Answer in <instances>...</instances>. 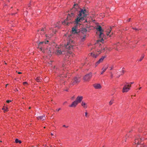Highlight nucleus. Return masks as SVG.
Here are the masks:
<instances>
[{
    "label": "nucleus",
    "mask_w": 147,
    "mask_h": 147,
    "mask_svg": "<svg viewBox=\"0 0 147 147\" xmlns=\"http://www.w3.org/2000/svg\"><path fill=\"white\" fill-rule=\"evenodd\" d=\"M37 118H38V119H40L42 120H45V115H43L42 116H40L38 117H37Z\"/></svg>",
    "instance_id": "20"
},
{
    "label": "nucleus",
    "mask_w": 147,
    "mask_h": 147,
    "mask_svg": "<svg viewBox=\"0 0 147 147\" xmlns=\"http://www.w3.org/2000/svg\"><path fill=\"white\" fill-rule=\"evenodd\" d=\"M65 91H68V90H65Z\"/></svg>",
    "instance_id": "53"
},
{
    "label": "nucleus",
    "mask_w": 147,
    "mask_h": 147,
    "mask_svg": "<svg viewBox=\"0 0 147 147\" xmlns=\"http://www.w3.org/2000/svg\"><path fill=\"white\" fill-rule=\"evenodd\" d=\"M87 31V30L86 28H82V29L81 31V32L83 34H84Z\"/></svg>",
    "instance_id": "18"
},
{
    "label": "nucleus",
    "mask_w": 147,
    "mask_h": 147,
    "mask_svg": "<svg viewBox=\"0 0 147 147\" xmlns=\"http://www.w3.org/2000/svg\"><path fill=\"white\" fill-rule=\"evenodd\" d=\"M74 28H76V26H75Z\"/></svg>",
    "instance_id": "61"
},
{
    "label": "nucleus",
    "mask_w": 147,
    "mask_h": 147,
    "mask_svg": "<svg viewBox=\"0 0 147 147\" xmlns=\"http://www.w3.org/2000/svg\"><path fill=\"white\" fill-rule=\"evenodd\" d=\"M83 99V97L82 96H78L77 97L76 100L79 103L81 102Z\"/></svg>",
    "instance_id": "11"
},
{
    "label": "nucleus",
    "mask_w": 147,
    "mask_h": 147,
    "mask_svg": "<svg viewBox=\"0 0 147 147\" xmlns=\"http://www.w3.org/2000/svg\"><path fill=\"white\" fill-rule=\"evenodd\" d=\"M44 128H45V127H44Z\"/></svg>",
    "instance_id": "55"
},
{
    "label": "nucleus",
    "mask_w": 147,
    "mask_h": 147,
    "mask_svg": "<svg viewBox=\"0 0 147 147\" xmlns=\"http://www.w3.org/2000/svg\"><path fill=\"white\" fill-rule=\"evenodd\" d=\"M111 28H110V29L108 30L106 34L107 36H109V34L110 33Z\"/></svg>",
    "instance_id": "21"
},
{
    "label": "nucleus",
    "mask_w": 147,
    "mask_h": 147,
    "mask_svg": "<svg viewBox=\"0 0 147 147\" xmlns=\"http://www.w3.org/2000/svg\"><path fill=\"white\" fill-rule=\"evenodd\" d=\"M112 69V67H111V70Z\"/></svg>",
    "instance_id": "52"
},
{
    "label": "nucleus",
    "mask_w": 147,
    "mask_h": 147,
    "mask_svg": "<svg viewBox=\"0 0 147 147\" xmlns=\"http://www.w3.org/2000/svg\"><path fill=\"white\" fill-rule=\"evenodd\" d=\"M81 105L84 108H86L87 107V104L84 102H82Z\"/></svg>",
    "instance_id": "16"
},
{
    "label": "nucleus",
    "mask_w": 147,
    "mask_h": 147,
    "mask_svg": "<svg viewBox=\"0 0 147 147\" xmlns=\"http://www.w3.org/2000/svg\"><path fill=\"white\" fill-rule=\"evenodd\" d=\"M49 42V41L48 40H45L43 41L42 42H38V44L39 46H40V45H45L47 43Z\"/></svg>",
    "instance_id": "13"
},
{
    "label": "nucleus",
    "mask_w": 147,
    "mask_h": 147,
    "mask_svg": "<svg viewBox=\"0 0 147 147\" xmlns=\"http://www.w3.org/2000/svg\"><path fill=\"white\" fill-rule=\"evenodd\" d=\"M92 76V73H90L89 74H86L83 78L84 80L85 81H89Z\"/></svg>",
    "instance_id": "8"
},
{
    "label": "nucleus",
    "mask_w": 147,
    "mask_h": 147,
    "mask_svg": "<svg viewBox=\"0 0 147 147\" xmlns=\"http://www.w3.org/2000/svg\"><path fill=\"white\" fill-rule=\"evenodd\" d=\"M116 49L117 50H119V48L118 47H117L116 48Z\"/></svg>",
    "instance_id": "38"
},
{
    "label": "nucleus",
    "mask_w": 147,
    "mask_h": 147,
    "mask_svg": "<svg viewBox=\"0 0 147 147\" xmlns=\"http://www.w3.org/2000/svg\"><path fill=\"white\" fill-rule=\"evenodd\" d=\"M61 108H59L58 109H57V111H59V110H61Z\"/></svg>",
    "instance_id": "35"
},
{
    "label": "nucleus",
    "mask_w": 147,
    "mask_h": 147,
    "mask_svg": "<svg viewBox=\"0 0 147 147\" xmlns=\"http://www.w3.org/2000/svg\"><path fill=\"white\" fill-rule=\"evenodd\" d=\"M67 103V101H65V102H64L63 103V105H65V103Z\"/></svg>",
    "instance_id": "40"
},
{
    "label": "nucleus",
    "mask_w": 147,
    "mask_h": 147,
    "mask_svg": "<svg viewBox=\"0 0 147 147\" xmlns=\"http://www.w3.org/2000/svg\"><path fill=\"white\" fill-rule=\"evenodd\" d=\"M86 36L84 35V36H83L81 38H82V40H84L85 39V38H86Z\"/></svg>",
    "instance_id": "28"
},
{
    "label": "nucleus",
    "mask_w": 147,
    "mask_h": 147,
    "mask_svg": "<svg viewBox=\"0 0 147 147\" xmlns=\"http://www.w3.org/2000/svg\"><path fill=\"white\" fill-rule=\"evenodd\" d=\"M75 98V96H73L72 98H71L72 99H74V98Z\"/></svg>",
    "instance_id": "42"
},
{
    "label": "nucleus",
    "mask_w": 147,
    "mask_h": 147,
    "mask_svg": "<svg viewBox=\"0 0 147 147\" xmlns=\"http://www.w3.org/2000/svg\"><path fill=\"white\" fill-rule=\"evenodd\" d=\"M1 30H0V31Z\"/></svg>",
    "instance_id": "64"
},
{
    "label": "nucleus",
    "mask_w": 147,
    "mask_h": 147,
    "mask_svg": "<svg viewBox=\"0 0 147 147\" xmlns=\"http://www.w3.org/2000/svg\"><path fill=\"white\" fill-rule=\"evenodd\" d=\"M44 29L42 28V29H41V31H44Z\"/></svg>",
    "instance_id": "47"
},
{
    "label": "nucleus",
    "mask_w": 147,
    "mask_h": 147,
    "mask_svg": "<svg viewBox=\"0 0 147 147\" xmlns=\"http://www.w3.org/2000/svg\"><path fill=\"white\" fill-rule=\"evenodd\" d=\"M131 18H129L128 20L125 19L124 20L125 22H129L130 21Z\"/></svg>",
    "instance_id": "25"
},
{
    "label": "nucleus",
    "mask_w": 147,
    "mask_h": 147,
    "mask_svg": "<svg viewBox=\"0 0 147 147\" xmlns=\"http://www.w3.org/2000/svg\"><path fill=\"white\" fill-rule=\"evenodd\" d=\"M18 91V90L16 88L15 90V91Z\"/></svg>",
    "instance_id": "43"
},
{
    "label": "nucleus",
    "mask_w": 147,
    "mask_h": 147,
    "mask_svg": "<svg viewBox=\"0 0 147 147\" xmlns=\"http://www.w3.org/2000/svg\"><path fill=\"white\" fill-rule=\"evenodd\" d=\"M85 116L86 117H88L87 113V112H85Z\"/></svg>",
    "instance_id": "32"
},
{
    "label": "nucleus",
    "mask_w": 147,
    "mask_h": 147,
    "mask_svg": "<svg viewBox=\"0 0 147 147\" xmlns=\"http://www.w3.org/2000/svg\"><path fill=\"white\" fill-rule=\"evenodd\" d=\"M63 127H68V126H67V127L65 125H63Z\"/></svg>",
    "instance_id": "39"
},
{
    "label": "nucleus",
    "mask_w": 147,
    "mask_h": 147,
    "mask_svg": "<svg viewBox=\"0 0 147 147\" xmlns=\"http://www.w3.org/2000/svg\"><path fill=\"white\" fill-rule=\"evenodd\" d=\"M120 76H118V77H120Z\"/></svg>",
    "instance_id": "57"
},
{
    "label": "nucleus",
    "mask_w": 147,
    "mask_h": 147,
    "mask_svg": "<svg viewBox=\"0 0 147 147\" xmlns=\"http://www.w3.org/2000/svg\"><path fill=\"white\" fill-rule=\"evenodd\" d=\"M131 84H130V85H127V87L130 88L131 87Z\"/></svg>",
    "instance_id": "31"
},
{
    "label": "nucleus",
    "mask_w": 147,
    "mask_h": 147,
    "mask_svg": "<svg viewBox=\"0 0 147 147\" xmlns=\"http://www.w3.org/2000/svg\"><path fill=\"white\" fill-rule=\"evenodd\" d=\"M134 29L135 30H138V29H137V28H134Z\"/></svg>",
    "instance_id": "44"
},
{
    "label": "nucleus",
    "mask_w": 147,
    "mask_h": 147,
    "mask_svg": "<svg viewBox=\"0 0 147 147\" xmlns=\"http://www.w3.org/2000/svg\"><path fill=\"white\" fill-rule=\"evenodd\" d=\"M36 81L38 82H41L42 80L39 77H37L36 79Z\"/></svg>",
    "instance_id": "22"
},
{
    "label": "nucleus",
    "mask_w": 147,
    "mask_h": 147,
    "mask_svg": "<svg viewBox=\"0 0 147 147\" xmlns=\"http://www.w3.org/2000/svg\"><path fill=\"white\" fill-rule=\"evenodd\" d=\"M102 18H103V17H102L103 15H102Z\"/></svg>",
    "instance_id": "58"
},
{
    "label": "nucleus",
    "mask_w": 147,
    "mask_h": 147,
    "mask_svg": "<svg viewBox=\"0 0 147 147\" xmlns=\"http://www.w3.org/2000/svg\"><path fill=\"white\" fill-rule=\"evenodd\" d=\"M130 90V88L127 87V85L124 86L122 90L123 92H127Z\"/></svg>",
    "instance_id": "9"
},
{
    "label": "nucleus",
    "mask_w": 147,
    "mask_h": 147,
    "mask_svg": "<svg viewBox=\"0 0 147 147\" xmlns=\"http://www.w3.org/2000/svg\"><path fill=\"white\" fill-rule=\"evenodd\" d=\"M106 57V56H102L101 58L96 63V66L98 65L100 63L102 62L103 61L104 59Z\"/></svg>",
    "instance_id": "10"
},
{
    "label": "nucleus",
    "mask_w": 147,
    "mask_h": 147,
    "mask_svg": "<svg viewBox=\"0 0 147 147\" xmlns=\"http://www.w3.org/2000/svg\"><path fill=\"white\" fill-rule=\"evenodd\" d=\"M5 108L4 107L2 108V109L3 110H4V111H5Z\"/></svg>",
    "instance_id": "41"
},
{
    "label": "nucleus",
    "mask_w": 147,
    "mask_h": 147,
    "mask_svg": "<svg viewBox=\"0 0 147 147\" xmlns=\"http://www.w3.org/2000/svg\"><path fill=\"white\" fill-rule=\"evenodd\" d=\"M93 86L96 89H99L101 88V86L100 84H95L93 85Z\"/></svg>",
    "instance_id": "14"
},
{
    "label": "nucleus",
    "mask_w": 147,
    "mask_h": 147,
    "mask_svg": "<svg viewBox=\"0 0 147 147\" xmlns=\"http://www.w3.org/2000/svg\"><path fill=\"white\" fill-rule=\"evenodd\" d=\"M79 14L75 20V23L77 24L78 22H82L83 21H84V22H87V20L85 19L88 14L87 10L84 9H80V10L79 11Z\"/></svg>",
    "instance_id": "2"
},
{
    "label": "nucleus",
    "mask_w": 147,
    "mask_h": 147,
    "mask_svg": "<svg viewBox=\"0 0 147 147\" xmlns=\"http://www.w3.org/2000/svg\"><path fill=\"white\" fill-rule=\"evenodd\" d=\"M80 81L79 78L76 77L73 79L72 81L71 82V83L70 84V86H71L76 84Z\"/></svg>",
    "instance_id": "5"
},
{
    "label": "nucleus",
    "mask_w": 147,
    "mask_h": 147,
    "mask_svg": "<svg viewBox=\"0 0 147 147\" xmlns=\"http://www.w3.org/2000/svg\"><path fill=\"white\" fill-rule=\"evenodd\" d=\"M78 104V102L75 100L72 103L71 105H69V107H75Z\"/></svg>",
    "instance_id": "12"
},
{
    "label": "nucleus",
    "mask_w": 147,
    "mask_h": 147,
    "mask_svg": "<svg viewBox=\"0 0 147 147\" xmlns=\"http://www.w3.org/2000/svg\"><path fill=\"white\" fill-rule=\"evenodd\" d=\"M5 64H6H6H7V63H5Z\"/></svg>",
    "instance_id": "54"
},
{
    "label": "nucleus",
    "mask_w": 147,
    "mask_h": 147,
    "mask_svg": "<svg viewBox=\"0 0 147 147\" xmlns=\"http://www.w3.org/2000/svg\"><path fill=\"white\" fill-rule=\"evenodd\" d=\"M76 28H72V34H75L78 33V32L77 31ZM79 32V31H78Z\"/></svg>",
    "instance_id": "15"
},
{
    "label": "nucleus",
    "mask_w": 147,
    "mask_h": 147,
    "mask_svg": "<svg viewBox=\"0 0 147 147\" xmlns=\"http://www.w3.org/2000/svg\"><path fill=\"white\" fill-rule=\"evenodd\" d=\"M15 142L16 143H19L20 144L22 142L20 140H19L18 139H16L15 140Z\"/></svg>",
    "instance_id": "24"
},
{
    "label": "nucleus",
    "mask_w": 147,
    "mask_h": 147,
    "mask_svg": "<svg viewBox=\"0 0 147 147\" xmlns=\"http://www.w3.org/2000/svg\"><path fill=\"white\" fill-rule=\"evenodd\" d=\"M93 25L95 26L94 28H102V27L104 26L103 23L99 24L94 20L93 21Z\"/></svg>",
    "instance_id": "6"
},
{
    "label": "nucleus",
    "mask_w": 147,
    "mask_h": 147,
    "mask_svg": "<svg viewBox=\"0 0 147 147\" xmlns=\"http://www.w3.org/2000/svg\"><path fill=\"white\" fill-rule=\"evenodd\" d=\"M12 27H14V26H12Z\"/></svg>",
    "instance_id": "60"
},
{
    "label": "nucleus",
    "mask_w": 147,
    "mask_h": 147,
    "mask_svg": "<svg viewBox=\"0 0 147 147\" xmlns=\"http://www.w3.org/2000/svg\"><path fill=\"white\" fill-rule=\"evenodd\" d=\"M113 101H114V100H113V99L111 100L109 102V105H112L113 102Z\"/></svg>",
    "instance_id": "26"
},
{
    "label": "nucleus",
    "mask_w": 147,
    "mask_h": 147,
    "mask_svg": "<svg viewBox=\"0 0 147 147\" xmlns=\"http://www.w3.org/2000/svg\"><path fill=\"white\" fill-rule=\"evenodd\" d=\"M18 73L19 74H22V73L21 72H18Z\"/></svg>",
    "instance_id": "46"
},
{
    "label": "nucleus",
    "mask_w": 147,
    "mask_h": 147,
    "mask_svg": "<svg viewBox=\"0 0 147 147\" xmlns=\"http://www.w3.org/2000/svg\"><path fill=\"white\" fill-rule=\"evenodd\" d=\"M8 85V84H6V86H5L6 87Z\"/></svg>",
    "instance_id": "48"
},
{
    "label": "nucleus",
    "mask_w": 147,
    "mask_h": 147,
    "mask_svg": "<svg viewBox=\"0 0 147 147\" xmlns=\"http://www.w3.org/2000/svg\"><path fill=\"white\" fill-rule=\"evenodd\" d=\"M108 67V65H107L106 67H104L102 69V72L101 73V74H102L106 70V69H107Z\"/></svg>",
    "instance_id": "19"
},
{
    "label": "nucleus",
    "mask_w": 147,
    "mask_h": 147,
    "mask_svg": "<svg viewBox=\"0 0 147 147\" xmlns=\"http://www.w3.org/2000/svg\"><path fill=\"white\" fill-rule=\"evenodd\" d=\"M51 135L52 136L53 135V134L52 133H51Z\"/></svg>",
    "instance_id": "49"
},
{
    "label": "nucleus",
    "mask_w": 147,
    "mask_h": 147,
    "mask_svg": "<svg viewBox=\"0 0 147 147\" xmlns=\"http://www.w3.org/2000/svg\"><path fill=\"white\" fill-rule=\"evenodd\" d=\"M102 147H104V146H103Z\"/></svg>",
    "instance_id": "63"
},
{
    "label": "nucleus",
    "mask_w": 147,
    "mask_h": 147,
    "mask_svg": "<svg viewBox=\"0 0 147 147\" xmlns=\"http://www.w3.org/2000/svg\"><path fill=\"white\" fill-rule=\"evenodd\" d=\"M71 36V35H70V36Z\"/></svg>",
    "instance_id": "62"
},
{
    "label": "nucleus",
    "mask_w": 147,
    "mask_h": 147,
    "mask_svg": "<svg viewBox=\"0 0 147 147\" xmlns=\"http://www.w3.org/2000/svg\"><path fill=\"white\" fill-rule=\"evenodd\" d=\"M141 87H140L139 88V90H140L141 89Z\"/></svg>",
    "instance_id": "50"
},
{
    "label": "nucleus",
    "mask_w": 147,
    "mask_h": 147,
    "mask_svg": "<svg viewBox=\"0 0 147 147\" xmlns=\"http://www.w3.org/2000/svg\"><path fill=\"white\" fill-rule=\"evenodd\" d=\"M143 140V139L140 138V136H137L135 139V144H139Z\"/></svg>",
    "instance_id": "7"
},
{
    "label": "nucleus",
    "mask_w": 147,
    "mask_h": 147,
    "mask_svg": "<svg viewBox=\"0 0 147 147\" xmlns=\"http://www.w3.org/2000/svg\"><path fill=\"white\" fill-rule=\"evenodd\" d=\"M110 28H112V27H110Z\"/></svg>",
    "instance_id": "59"
},
{
    "label": "nucleus",
    "mask_w": 147,
    "mask_h": 147,
    "mask_svg": "<svg viewBox=\"0 0 147 147\" xmlns=\"http://www.w3.org/2000/svg\"><path fill=\"white\" fill-rule=\"evenodd\" d=\"M144 55H142L139 61H141L144 58Z\"/></svg>",
    "instance_id": "27"
},
{
    "label": "nucleus",
    "mask_w": 147,
    "mask_h": 147,
    "mask_svg": "<svg viewBox=\"0 0 147 147\" xmlns=\"http://www.w3.org/2000/svg\"><path fill=\"white\" fill-rule=\"evenodd\" d=\"M111 78H112L113 77V75L112 74H111Z\"/></svg>",
    "instance_id": "45"
},
{
    "label": "nucleus",
    "mask_w": 147,
    "mask_h": 147,
    "mask_svg": "<svg viewBox=\"0 0 147 147\" xmlns=\"http://www.w3.org/2000/svg\"><path fill=\"white\" fill-rule=\"evenodd\" d=\"M8 111V109L7 107H6L5 109V111H4V112H5L6 111Z\"/></svg>",
    "instance_id": "29"
},
{
    "label": "nucleus",
    "mask_w": 147,
    "mask_h": 147,
    "mask_svg": "<svg viewBox=\"0 0 147 147\" xmlns=\"http://www.w3.org/2000/svg\"><path fill=\"white\" fill-rule=\"evenodd\" d=\"M134 82H131L129 83V84H134Z\"/></svg>",
    "instance_id": "37"
},
{
    "label": "nucleus",
    "mask_w": 147,
    "mask_h": 147,
    "mask_svg": "<svg viewBox=\"0 0 147 147\" xmlns=\"http://www.w3.org/2000/svg\"><path fill=\"white\" fill-rule=\"evenodd\" d=\"M125 72V71L124 70H122V73L123 74Z\"/></svg>",
    "instance_id": "36"
},
{
    "label": "nucleus",
    "mask_w": 147,
    "mask_h": 147,
    "mask_svg": "<svg viewBox=\"0 0 147 147\" xmlns=\"http://www.w3.org/2000/svg\"><path fill=\"white\" fill-rule=\"evenodd\" d=\"M120 76H118V77H120Z\"/></svg>",
    "instance_id": "56"
},
{
    "label": "nucleus",
    "mask_w": 147,
    "mask_h": 147,
    "mask_svg": "<svg viewBox=\"0 0 147 147\" xmlns=\"http://www.w3.org/2000/svg\"><path fill=\"white\" fill-rule=\"evenodd\" d=\"M91 55L92 56L95 58H96L97 56H98L97 55H96L93 53H92L91 54Z\"/></svg>",
    "instance_id": "23"
},
{
    "label": "nucleus",
    "mask_w": 147,
    "mask_h": 147,
    "mask_svg": "<svg viewBox=\"0 0 147 147\" xmlns=\"http://www.w3.org/2000/svg\"><path fill=\"white\" fill-rule=\"evenodd\" d=\"M72 39H70L69 42H67V44H65V46L63 48H58L56 50V53L57 55L64 54H66L67 52H69V50L73 49V46L71 44L73 42Z\"/></svg>",
    "instance_id": "1"
},
{
    "label": "nucleus",
    "mask_w": 147,
    "mask_h": 147,
    "mask_svg": "<svg viewBox=\"0 0 147 147\" xmlns=\"http://www.w3.org/2000/svg\"><path fill=\"white\" fill-rule=\"evenodd\" d=\"M59 26L58 25H56V26H55V28H59Z\"/></svg>",
    "instance_id": "34"
},
{
    "label": "nucleus",
    "mask_w": 147,
    "mask_h": 147,
    "mask_svg": "<svg viewBox=\"0 0 147 147\" xmlns=\"http://www.w3.org/2000/svg\"><path fill=\"white\" fill-rule=\"evenodd\" d=\"M11 100H7L6 102L7 103H9V102H11Z\"/></svg>",
    "instance_id": "30"
},
{
    "label": "nucleus",
    "mask_w": 147,
    "mask_h": 147,
    "mask_svg": "<svg viewBox=\"0 0 147 147\" xmlns=\"http://www.w3.org/2000/svg\"><path fill=\"white\" fill-rule=\"evenodd\" d=\"M51 49L50 48L48 49L47 50V53L49 55H51L52 52H51Z\"/></svg>",
    "instance_id": "17"
},
{
    "label": "nucleus",
    "mask_w": 147,
    "mask_h": 147,
    "mask_svg": "<svg viewBox=\"0 0 147 147\" xmlns=\"http://www.w3.org/2000/svg\"><path fill=\"white\" fill-rule=\"evenodd\" d=\"M23 84L24 85H25V84H27V83L26 82H23Z\"/></svg>",
    "instance_id": "33"
},
{
    "label": "nucleus",
    "mask_w": 147,
    "mask_h": 147,
    "mask_svg": "<svg viewBox=\"0 0 147 147\" xmlns=\"http://www.w3.org/2000/svg\"><path fill=\"white\" fill-rule=\"evenodd\" d=\"M31 109V107H30L29 108V109Z\"/></svg>",
    "instance_id": "51"
},
{
    "label": "nucleus",
    "mask_w": 147,
    "mask_h": 147,
    "mask_svg": "<svg viewBox=\"0 0 147 147\" xmlns=\"http://www.w3.org/2000/svg\"><path fill=\"white\" fill-rule=\"evenodd\" d=\"M78 13V11H76V9L75 8H73L71 12H69L68 14L66 19L63 22H62V23L63 25H68L69 24V23L67 22V21L73 19Z\"/></svg>",
    "instance_id": "3"
},
{
    "label": "nucleus",
    "mask_w": 147,
    "mask_h": 147,
    "mask_svg": "<svg viewBox=\"0 0 147 147\" xmlns=\"http://www.w3.org/2000/svg\"><path fill=\"white\" fill-rule=\"evenodd\" d=\"M96 34L98 35L99 37L101 38V40H103L105 35L103 33L104 30L102 28H96Z\"/></svg>",
    "instance_id": "4"
}]
</instances>
